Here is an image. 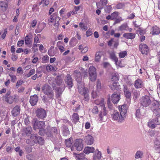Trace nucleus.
I'll return each instance as SVG.
<instances>
[{
    "instance_id": "nucleus-31",
    "label": "nucleus",
    "mask_w": 160,
    "mask_h": 160,
    "mask_svg": "<svg viewBox=\"0 0 160 160\" xmlns=\"http://www.w3.org/2000/svg\"><path fill=\"white\" fill-rule=\"evenodd\" d=\"M39 136L36 134H32L31 135L30 138L32 143H33V144L37 143V140Z\"/></svg>"
},
{
    "instance_id": "nucleus-45",
    "label": "nucleus",
    "mask_w": 160,
    "mask_h": 160,
    "mask_svg": "<svg viewBox=\"0 0 160 160\" xmlns=\"http://www.w3.org/2000/svg\"><path fill=\"white\" fill-rule=\"evenodd\" d=\"M88 90L86 91H85L84 92L81 94L82 95H83L85 100L86 101H88L89 100V95L88 94Z\"/></svg>"
},
{
    "instance_id": "nucleus-55",
    "label": "nucleus",
    "mask_w": 160,
    "mask_h": 160,
    "mask_svg": "<svg viewBox=\"0 0 160 160\" xmlns=\"http://www.w3.org/2000/svg\"><path fill=\"white\" fill-rule=\"evenodd\" d=\"M110 98L109 96V97L108 98L107 100V104L108 105V108L110 109H112L113 108V106L112 104L110 102Z\"/></svg>"
},
{
    "instance_id": "nucleus-46",
    "label": "nucleus",
    "mask_w": 160,
    "mask_h": 160,
    "mask_svg": "<svg viewBox=\"0 0 160 160\" xmlns=\"http://www.w3.org/2000/svg\"><path fill=\"white\" fill-rule=\"evenodd\" d=\"M133 98L134 100H135L138 98H139L140 96L139 92L136 91H134L133 92Z\"/></svg>"
},
{
    "instance_id": "nucleus-6",
    "label": "nucleus",
    "mask_w": 160,
    "mask_h": 160,
    "mask_svg": "<svg viewBox=\"0 0 160 160\" xmlns=\"http://www.w3.org/2000/svg\"><path fill=\"white\" fill-rule=\"evenodd\" d=\"M49 83L52 86L53 88L55 87L56 84L58 86H63V88H65V86L62 79L61 77L59 76H57L54 81H52L51 80H49Z\"/></svg>"
},
{
    "instance_id": "nucleus-5",
    "label": "nucleus",
    "mask_w": 160,
    "mask_h": 160,
    "mask_svg": "<svg viewBox=\"0 0 160 160\" xmlns=\"http://www.w3.org/2000/svg\"><path fill=\"white\" fill-rule=\"evenodd\" d=\"M44 134L47 137L52 138L54 135H56L58 132V130L56 127H51L47 126L46 128L44 129Z\"/></svg>"
},
{
    "instance_id": "nucleus-33",
    "label": "nucleus",
    "mask_w": 160,
    "mask_h": 160,
    "mask_svg": "<svg viewBox=\"0 0 160 160\" xmlns=\"http://www.w3.org/2000/svg\"><path fill=\"white\" fill-rule=\"evenodd\" d=\"M75 155L76 158L77 160H84V158H86L85 157V155L84 153L75 154Z\"/></svg>"
},
{
    "instance_id": "nucleus-43",
    "label": "nucleus",
    "mask_w": 160,
    "mask_h": 160,
    "mask_svg": "<svg viewBox=\"0 0 160 160\" xmlns=\"http://www.w3.org/2000/svg\"><path fill=\"white\" fill-rule=\"evenodd\" d=\"M14 99L12 96H10L5 98V101L8 103L11 104L13 102Z\"/></svg>"
},
{
    "instance_id": "nucleus-58",
    "label": "nucleus",
    "mask_w": 160,
    "mask_h": 160,
    "mask_svg": "<svg viewBox=\"0 0 160 160\" xmlns=\"http://www.w3.org/2000/svg\"><path fill=\"white\" fill-rule=\"evenodd\" d=\"M79 26L81 28L82 30H86L87 29V27L84 25L83 23L80 22L79 23Z\"/></svg>"
},
{
    "instance_id": "nucleus-21",
    "label": "nucleus",
    "mask_w": 160,
    "mask_h": 160,
    "mask_svg": "<svg viewBox=\"0 0 160 160\" xmlns=\"http://www.w3.org/2000/svg\"><path fill=\"white\" fill-rule=\"evenodd\" d=\"M20 106L16 105L12 111V115L14 117H16L20 114Z\"/></svg>"
},
{
    "instance_id": "nucleus-39",
    "label": "nucleus",
    "mask_w": 160,
    "mask_h": 160,
    "mask_svg": "<svg viewBox=\"0 0 160 160\" xmlns=\"http://www.w3.org/2000/svg\"><path fill=\"white\" fill-rule=\"evenodd\" d=\"M30 117L27 115H26L24 116V122L26 125H28L31 122L30 121Z\"/></svg>"
},
{
    "instance_id": "nucleus-40",
    "label": "nucleus",
    "mask_w": 160,
    "mask_h": 160,
    "mask_svg": "<svg viewBox=\"0 0 160 160\" xmlns=\"http://www.w3.org/2000/svg\"><path fill=\"white\" fill-rule=\"evenodd\" d=\"M72 138H69L68 139L65 140V143L67 147H70L72 145Z\"/></svg>"
},
{
    "instance_id": "nucleus-56",
    "label": "nucleus",
    "mask_w": 160,
    "mask_h": 160,
    "mask_svg": "<svg viewBox=\"0 0 160 160\" xmlns=\"http://www.w3.org/2000/svg\"><path fill=\"white\" fill-rule=\"evenodd\" d=\"M37 141V143L41 145L44 142L43 139L42 137L40 136H39V137H38Z\"/></svg>"
},
{
    "instance_id": "nucleus-63",
    "label": "nucleus",
    "mask_w": 160,
    "mask_h": 160,
    "mask_svg": "<svg viewBox=\"0 0 160 160\" xmlns=\"http://www.w3.org/2000/svg\"><path fill=\"white\" fill-rule=\"evenodd\" d=\"M92 112L94 114H97L98 112V107L97 106H94L92 110Z\"/></svg>"
},
{
    "instance_id": "nucleus-28",
    "label": "nucleus",
    "mask_w": 160,
    "mask_h": 160,
    "mask_svg": "<svg viewBox=\"0 0 160 160\" xmlns=\"http://www.w3.org/2000/svg\"><path fill=\"white\" fill-rule=\"evenodd\" d=\"M159 105V103L158 101L156 100L153 101L151 105V108L152 111L160 108Z\"/></svg>"
},
{
    "instance_id": "nucleus-35",
    "label": "nucleus",
    "mask_w": 160,
    "mask_h": 160,
    "mask_svg": "<svg viewBox=\"0 0 160 160\" xmlns=\"http://www.w3.org/2000/svg\"><path fill=\"white\" fill-rule=\"evenodd\" d=\"M124 91L125 95L127 98H129L131 97V92L127 87H124Z\"/></svg>"
},
{
    "instance_id": "nucleus-54",
    "label": "nucleus",
    "mask_w": 160,
    "mask_h": 160,
    "mask_svg": "<svg viewBox=\"0 0 160 160\" xmlns=\"http://www.w3.org/2000/svg\"><path fill=\"white\" fill-rule=\"evenodd\" d=\"M35 70L34 69H32L30 70L29 72L26 75L27 78L29 77L31 75L34 73Z\"/></svg>"
},
{
    "instance_id": "nucleus-62",
    "label": "nucleus",
    "mask_w": 160,
    "mask_h": 160,
    "mask_svg": "<svg viewBox=\"0 0 160 160\" xmlns=\"http://www.w3.org/2000/svg\"><path fill=\"white\" fill-rule=\"evenodd\" d=\"M9 75L10 76L11 79V81L13 82H15L16 80V77L12 75H10L9 74Z\"/></svg>"
},
{
    "instance_id": "nucleus-8",
    "label": "nucleus",
    "mask_w": 160,
    "mask_h": 160,
    "mask_svg": "<svg viewBox=\"0 0 160 160\" xmlns=\"http://www.w3.org/2000/svg\"><path fill=\"white\" fill-rule=\"evenodd\" d=\"M119 110L120 112L121 118H119L120 121L124 120L126 116L127 107L126 105L124 104L119 106Z\"/></svg>"
},
{
    "instance_id": "nucleus-52",
    "label": "nucleus",
    "mask_w": 160,
    "mask_h": 160,
    "mask_svg": "<svg viewBox=\"0 0 160 160\" xmlns=\"http://www.w3.org/2000/svg\"><path fill=\"white\" fill-rule=\"evenodd\" d=\"M125 4L124 3H119L117 4L116 6V8L118 9H122L124 7Z\"/></svg>"
},
{
    "instance_id": "nucleus-9",
    "label": "nucleus",
    "mask_w": 160,
    "mask_h": 160,
    "mask_svg": "<svg viewBox=\"0 0 160 160\" xmlns=\"http://www.w3.org/2000/svg\"><path fill=\"white\" fill-rule=\"evenodd\" d=\"M160 125V121L158 117L150 119L148 123V126L151 129H154Z\"/></svg>"
},
{
    "instance_id": "nucleus-32",
    "label": "nucleus",
    "mask_w": 160,
    "mask_h": 160,
    "mask_svg": "<svg viewBox=\"0 0 160 160\" xmlns=\"http://www.w3.org/2000/svg\"><path fill=\"white\" fill-rule=\"evenodd\" d=\"M95 150V149L93 147H86L84 150V153L89 154L90 153L93 152Z\"/></svg>"
},
{
    "instance_id": "nucleus-13",
    "label": "nucleus",
    "mask_w": 160,
    "mask_h": 160,
    "mask_svg": "<svg viewBox=\"0 0 160 160\" xmlns=\"http://www.w3.org/2000/svg\"><path fill=\"white\" fill-rule=\"evenodd\" d=\"M77 86L78 92L81 94L88 90L87 88L84 87V83L82 81L77 82Z\"/></svg>"
},
{
    "instance_id": "nucleus-47",
    "label": "nucleus",
    "mask_w": 160,
    "mask_h": 160,
    "mask_svg": "<svg viewBox=\"0 0 160 160\" xmlns=\"http://www.w3.org/2000/svg\"><path fill=\"white\" fill-rule=\"evenodd\" d=\"M127 55V52L126 51H122L119 53V57L120 58H124Z\"/></svg>"
},
{
    "instance_id": "nucleus-7",
    "label": "nucleus",
    "mask_w": 160,
    "mask_h": 160,
    "mask_svg": "<svg viewBox=\"0 0 160 160\" xmlns=\"http://www.w3.org/2000/svg\"><path fill=\"white\" fill-rule=\"evenodd\" d=\"M140 103L142 106L146 108L151 104L152 101L149 96H144L140 99Z\"/></svg>"
},
{
    "instance_id": "nucleus-19",
    "label": "nucleus",
    "mask_w": 160,
    "mask_h": 160,
    "mask_svg": "<svg viewBox=\"0 0 160 160\" xmlns=\"http://www.w3.org/2000/svg\"><path fill=\"white\" fill-rule=\"evenodd\" d=\"M107 3L108 0H100L99 2L96 3L97 8L100 9H102Z\"/></svg>"
},
{
    "instance_id": "nucleus-27",
    "label": "nucleus",
    "mask_w": 160,
    "mask_h": 160,
    "mask_svg": "<svg viewBox=\"0 0 160 160\" xmlns=\"http://www.w3.org/2000/svg\"><path fill=\"white\" fill-rule=\"evenodd\" d=\"M74 76L77 82L82 81V77L80 72L78 71L74 72Z\"/></svg>"
},
{
    "instance_id": "nucleus-38",
    "label": "nucleus",
    "mask_w": 160,
    "mask_h": 160,
    "mask_svg": "<svg viewBox=\"0 0 160 160\" xmlns=\"http://www.w3.org/2000/svg\"><path fill=\"white\" fill-rule=\"evenodd\" d=\"M101 52L98 51L96 52L95 57V60L96 62H99L101 57Z\"/></svg>"
},
{
    "instance_id": "nucleus-15",
    "label": "nucleus",
    "mask_w": 160,
    "mask_h": 160,
    "mask_svg": "<svg viewBox=\"0 0 160 160\" xmlns=\"http://www.w3.org/2000/svg\"><path fill=\"white\" fill-rule=\"evenodd\" d=\"M32 130L31 126H28L23 128L22 129V136H28L31 134Z\"/></svg>"
},
{
    "instance_id": "nucleus-1",
    "label": "nucleus",
    "mask_w": 160,
    "mask_h": 160,
    "mask_svg": "<svg viewBox=\"0 0 160 160\" xmlns=\"http://www.w3.org/2000/svg\"><path fill=\"white\" fill-rule=\"evenodd\" d=\"M98 105H100L102 108L99 114V120L101 122H105L106 120L107 117L106 116V110L104 104V99H102Z\"/></svg>"
},
{
    "instance_id": "nucleus-51",
    "label": "nucleus",
    "mask_w": 160,
    "mask_h": 160,
    "mask_svg": "<svg viewBox=\"0 0 160 160\" xmlns=\"http://www.w3.org/2000/svg\"><path fill=\"white\" fill-rule=\"evenodd\" d=\"M128 27V25L127 24L124 23L122 24L119 27V29L121 31H123L126 30V29Z\"/></svg>"
},
{
    "instance_id": "nucleus-18",
    "label": "nucleus",
    "mask_w": 160,
    "mask_h": 160,
    "mask_svg": "<svg viewBox=\"0 0 160 160\" xmlns=\"http://www.w3.org/2000/svg\"><path fill=\"white\" fill-rule=\"evenodd\" d=\"M111 99L113 103H117L120 99V94L114 92L111 96Z\"/></svg>"
},
{
    "instance_id": "nucleus-49",
    "label": "nucleus",
    "mask_w": 160,
    "mask_h": 160,
    "mask_svg": "<svg viewBox=\"0 0 160 160\" xmlns=\"http://www.w3.org/2000/svg\"><path fill=\"white\" fill-rule=\"evenodd\" d=\"M154 148L160 147V140L157 138H156L154 142Z\"/></svg>"
},
{
    "instance_id": "nucleus-59",
    "label": "nucleus",
    "mask_w": 160,
    "mask_h": 160,
    "mask_svg": "<svg viewBox=\"0 0 160 160\" xmlns=\"http://www.w3.org/2000/svg\"><path fill=\"white\" fill-rule=\"evenodd\" d=\"M49 98L48 97H47V96L45 95H44L42 98V100L45 103H47L49 102V99H48Z\"/></svg>"
},
{
    "instance_id": "nucleus-2",
    "label": "nucleus",
    "mask_w": 160,
    "mask_h": 160,
    "mask_svg": "<svg viewBox=\"0 0 160 160\" xmlns=\"http://www.w3.org/2000/svg\"><path fill=\"white\" fill-rule=\"evenodd\" d=\"M42 90L45 94L47 95L49 99H52L54 93L51 87L48 84L43 85L42 88Z\"/></svg>"
},
{
    "instance_id": "nucleus-44",
    "label": "nucleus",
    "mask_w": 160,
    "mask_h": 160,
    "mask_svg": "<svg viewBox=\"0 0 160 160\" xmlns=\"http://www.w3.org/2000/svg\"><path fill=\"white\" fill-rule=\"evenodd\" d=\"M72 118L73 121L75 123L79 120V116L77 113H74L73 114Z\"/></svg>"
},
{
    "instance_id": "nucleus-53",
    "label": "nucleus",
    "mask_w": 160,
    "mask_h": 160,
    "mask_svg": "<svg viewBox=\"0 0 160 160\" xmlns=\"http://www.w3.org/2000/svg\"><path fill=\"white\" fill-rule=\"evenodd\" d=\"M49 59V57L48 55H45L42 58V62L46 63L48 62Z\"/></svg>"
},
{
    "instance_id": "nucleus-4",
    "label": "nucleus",
    "mask_w": 160,
    "mask_h": 160,
    "mask_svg": "<svg viewBox=\"0 0 160 160\" xmlns=\"http://www.w3.org/2000/svg\"><path fill=\"white\" fill-rule=\"evenodd\" d=\"M60 18L58 17L57 13H54L50 16V18L48 19V21L49 22L51 23L54 22L53 24L54 28L55 29L58 30V26L60 24Z\"/></svg>"
},
{
    "instance_id": "nucleus-10",
    "label": "nucleus",
    "mask_w": 160,
    "mask_h": 160,
    "mask_svg": "<svg viewBox=\"0 0 160 160\" xmlns=\"http://www.w3.org/2000/svg\"><path fill=\"white\" fill-rule=\"evenodd\" d=\"M89 73L90 79L91 81H94L96 79L97 75L96 69L93 66H91L89 69Z\"/></svg>"
},
{
    "instance_id": "nucleus-14",
    "label": "nucleus",
    "mask_w": 160,
    "mask_h": 160,
    "mask_svg": "<svg viewBox=\"0 0 160 160\" xmlns=\"http://www.w3.org/2000/svg\"><path fill=\"white\" fill-rule=\"evenodd\" d=\"M82 142V140L81 139H78L75 140L74 146L78 151H81L82 150L83 148Z\"/></svg>"
},
{
    "instance_id": "nucleus-22",
    "label": "nucleus",
    "mask_w": 160,
    "mask_h": 160,
    "mask_svg": "<svg viewBox=\"0 0 160 160\" xmlns=\"http://www.w3.org/2000/svg\"><path fill=\"white\" fill-rule=\"evenodd\" d=\"M112 116L113 119L117 120L119 122H121L124 121V120L120 121L119 118H121V115L117 111H114Z\"/></svg>"
},
{
    "instance_id": "nucleus-34",
    "label": "nucleus",
    "mask_w": 160,
    "mask_h": 160,
    "mask_svg": "<svg viewBox=\"0 0 160 160\" xmlns=\"http://www.w3.org/2000/svg\"><path fill=\"white\" fill-rule=\"evenodd\" d=\"M46 69L47 71L50 72L56 71L57 68L55 66H53L51 65H48L46 66Z\"/></svg>"
},
{
    "instance_id": "nucleus-50",
    "label": "nucleus",
    "mask_w": 160,
    "mask_h": 160,
    "mask_svg": "<svg viewBox=\"0 0 160 160\" xmlns=\"http://www.w3.org/2000/svg\"><path fill=\"white\" fill-rule=\"evenodd\" d=\"M118 15V12H115L111 14L112 20H114L116 19Z\"/></svg>"
},
{
    "instance_id": "nucleus-60",
    "label": "nucleus",
    "mask_w": 160,
    "mask_h": 160,
    "mask_svg": "<svg viewBox=\"0 0 160 160\" xmlns=\"http://www.w3.org/2000/svg\"><path fill=\"white\" fill-rule=\"evenodd\" d=\"M25 43L26 44L28 45L30 44V39L28 36H27L25 39Z\"/></svg>"
},
{
    "instance_id": "nucleus-29",
    "label": "nucleus",
    "mask_w": 160,
    "mask_h": 160,
    "mask_svg": "<svg viewBox=\"0 0 160 160\" xmlns=\"http://www.w3.org/2000/svg\"><path fill=\"white\" fill-rule=\"evenodd\" d=\"M135 87L137 88H142L143 85L142 81L140 79H137L135 82Z\"/></svg>"
},
{
    "instance_id": "nucleus-16",
    "label": "nucleus",
    "mask_w": 160,
    "mask_h": 160,
    "mask_svg": "<svg viewBox=\"0 0 160 160\" xmlns=\"http://www.w3.org/2000/svg\"><path fill=\"white\" fill-rule=\"evenodd\" d=\"M48 53L50 56L57 55L59 53L58 49L57 48H54L53 46H51L48 51Z\"/></svg>"
},
{
    "instance_id": "nucleus-23",
    "label": "nucleus",
    "mask_w": 160,
    "mask_h": 160,
    "mask_svg": "<svg viewBox=\"0 0 160 160\" xmlns=\"http://www.w3.org/2000/svg\"><path fill=\"white\" fill-rule=\"evenodd\" d=\"M85 141L87 144L90 145L93 142V138L91 135H88L85 137Z\"/></svg>"
},
{
    "instance_id": "nucleus-36",
    "label": "nucleus",
    "mask_w": 160,
    "mask_h": 160,
    "mask_svg": "<svg viewBox=\"0 0 160 160\" xmlns=\"http://www.w3.org/2000/svg\"><path fill=\"white\" fill-rule=\"evenodd\" d=\"M110 58L113 60L115 62V63L117 64L118 62V58L116 57V55L114 52H111L110 54Z\"/></svg>"
},
{
    "instance_id": "nucleus-48",
    "label": "nucleus",
    "mask_w": 160,
    "mask_h": 160,
    "mask_svg": "<svg viewBox=\"0 0 160 160\" xmlns=\"http://www.w3.org/2000/svg\"><path fill=\"white\" fill-rule=\"evenodd\" d=\"M69 134V132L68 130V128L65 126L64 128V129L63 130V134L64 136H67Z\"/></svg>"
},
{
    "instance_id": "nucleus-61",
    "label": "nucleus",
    "mask_w": 160,
    "mask_h": 160,
    "mask_svg": "<svg viewBox=\"0 0 160 160\" xmlns=\"http://www.w3.org/2000/svg\"><path fill=\"white\" fill-rule=\"evenodd\" d=\"M62 88H58L57 89V92L58 94H62V92L63 91L65 88H63V86H62Z\"/></svg>"
},
{
    "instance_id": "nucleus-24",
    "label": "nucleus",
    "mask_w": 160,
    "mask_h": 160,
    "mask_svg": "<svg viewBox=\"0 0 160 160\" xmlns=\"http://www.w3.org/2000/svg\"><path fill=\"white\" fill-rule=\"evenodd\" d=\"M102 158L101 152L98 150H96L93 155V160H99Z\"/></svg>"
},
{
    "instance_id": "nucleus-12",
    "label": "nucleus",
    "mask_w": 160,
    "mask_h": 160,
    "mask_svg": "<svg viewBox=\"0 0 160 160\" xmlns=\"http://www.w3.org/2000/svg\"><path fill=\"white\" fill-rule=\"evenodd\" d=\"M64 81L66 84L67 87L69 89H70L73 85V79L69 74H67L65 76Z\"/></svg>"
},
{
    "instance_id": "nucleus-30",
    "label": "nucleus",
    "mask_w": 160,
    "mask_h": 160,
    "mask_svg": "<svg viewBox=\"0 0 160 160\" xmlns=\"http://www.w3.org/2000/svg\"><path fill=\"white\" fill-rule=\"evenodd\" d=\"M123 36L127 39H132L135 38V34L134 33H127L124 34L123 35Z\"/></svg>"
},
{
    "instance_id": "nucleus-25",
    "label": "nucleus",
    "mask_w": 160,
    "mask_h": 160,
    "mask_svg": "<svg viewBox=\"0 0 160 160\" xmlns=\"http://www.w3.org/2000/svg\"><path fill=\"white\" fill-rule=\"evenodd\" d=\"M110 87L112 90L116 89L118 91L120 89V85L118 82H111Z\"/></svg>"
},
{
    "instance_id": "nucleus-42",
    "label": "nucleus",
    "mask_w": 160,
    "mask_h": 160,
    "mask_svg": "<svg viewBox=\"0 0 160 160\" xmlns=\"http://www.w3.org/2000/svg\"><path fill=\"white\" fill-rule=\"evenodd\" d=\"M154 116L157 117L158 118L160 117V107L153 111Z\"/></svg>"
},
{
    "instance_id": "nucleus-26",
    "label": "nucleus",
    "mask_w": 160,
    "mask_h": 160,
    "mask_svg": "<svg viewBox=\"0 0 160 160\" xmlns=\"http://www.w3.org/2000/svg\"><path fill=\"white\" fill-rule=\"evenodd\" d=\"M151 31L152 35H158L160 33V29L157 26H155L152 28Z\"/></svg>"
},
{
    "instance_id": "nucleus-17",
    "label": "nucleus",
    "mask_w": 160,
    "mask_h": 160,
    "mask_svg": "<svg viewBox=\"0 0 160 160\" xmlns=\"http://www.w3.org/2000/svg\"><path fill=\"white\" fill-rule=\"evenodd\" d=\"M139 49L142 54H147L148 52V47L146 44H141L139 46Z\"/></svg>"
},
{
    "instance_id": "nucleus-11",
    "label": "nucleus",
    "mask_w": 160,
    "mask_h": 160,
    "mask_svg": "<svg viewBox=\"0 0 160 160\" xmlns=\"http://www.w3.org/2000/svg\"><path fill=\"white\" fill-rule=\"evenodd\" d=\"M36 116L40 119H42L46 116V112L45 110L41 108H38L36 111Z\"/></svg>"
},
{
    "instance_id": "nucleus-3",
    "label": "nucleus",
    "mask_w": 160,
    "mask_h": 160,
    "mask_svg": "<svg viewBox=\"0 0 160 160\" xmlns=\"http://www.w3.org/2000/svg\"><path fill=\"white\" fill-rule=\"evenodd\" d=\"M45 126L44 122L35 121L33 123L32 127L34 130L39 129V133L41 136L43 135L44 129H43Z\"/></svg>"
},
{
    "instance_id": "nucleus-57",
    "label": "nucleus",
    "mask_w": 160,
    "mask_h": 160,
    "mask_svg": "<svg viewBox=\"0 0 160 160\" xmlns=\"http://www.w3.org/2000/svg\"><path fill=\"white\" fill-rule=\"evenodd\" d=\"M118 77L116 75H114L112 76V77L111 78V81L110 82H118Z\"/></svg>"
},
{
    "instance_id": "nucleus-64",
    "label": "nucleus",
    "mask_w": 160,
    "mask_h": 160,
    "mask_svg": "<svg viewBox=\"0 0 160 160\" xmlns=\"http://www.w3.org/2000/svg\"><path fill=\"white\" fill-rule=\"evenodd\" d=\"M40 36V34H38L37 36H36L34 39V42L35 43H37L39 42L38 37Z\"/></svg>"
},
{
    "instance_id": "nucleus-41",
    "label": "nucleus",
    "mask_w": 160,
    "mask_h": 160,
    "mask_svg": "<svg viewBox=\"0 0 160 160\" xmlns=\"http://www.w3.org/2000/svg\"><path fill=\"white\" fill-rule=\"evenodd\" d=\"M96 87L97 90L98 91H100L102 88V85L101 81L99 80H98L97 81Z\"/></svg>"
},
{
    "instance_id": "nucleus-37",
    "label": "nucleus",
    "mask_w": 160,
    "mask_h": 160,
    "mask_svg": "<svg viewBox=\"0 0 160 160\" xmlns=\"http://www.w3.org/2000/svg\"><path fill=\"white\" fill-rule=\"evenodd\" d=\"M143 153L142 151H138L136 153L135 155V158L136 159H138L141 158L142 157Z\"/></svg>"
},
{
    "instance_id": "nucleus-20",
    "label": "nucleus",
    "mask_w": 160,
    "mask_h": 160,
    "mask_svg": "<svg viewBox=\"0 0 160 160\" xmlns=\"http://www.w3.org/2000/svg\"><path fill=\"white\" fill-rule=\"evenodd\" d=\"M38 100V97L36 95H34L30 97V102L32 106L35 105Z\"/></svg>"
}]
</instances>
